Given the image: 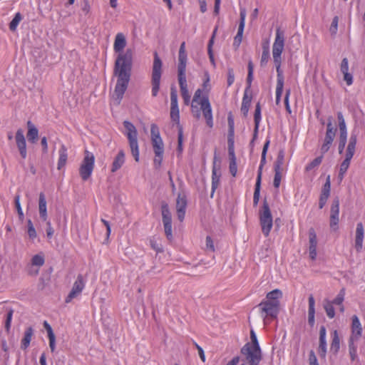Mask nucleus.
<instances>
[{"label": "nucleus", "instance_id": "79ce46f5", "mask_svg": "<svg viewBox=\"0 0 365 365\" xmlns=\"http://www.w3.org/2000/svg\"><path fill=\"white\" fill-rule=\"evenodd\" d=\"M284 161V150H280L278 153L276 161L274 163V171H281L282 170V165Z\"/></svg>", "mask_w": 365, "mask_h": 365}, {"label": "nucleus", "instance_id": "3c124183", "mask_svg": "<svg viewBox=\"0 0 365 365\" xmlns=\"http://www.w3.org/2000/svg\"><path fill=\"white\" fill-rule=\"evenodd\" d=\"M330 190H331L330 176L328 175L327 178L326 182L323 186L321 195H325V196L329 197V194H330Z\"/></svg>", "mask_w": 365, "mask_h": 365}, {"label": "nucleus", "instance_id": "e2e57ef3", "mask_svg": "<svg viewBox=\"0 0 365 365\" xmlns=\"http://www.w3.org/2000/svg\"><path fill=\"white\" fill-rule=\"evenodd\" d=\"M282 180V172L281 171H274V178L273 181V185L274 187L278 188L279 187L280 182Z\"/></svg>", "mask_w": 365, "mask_h": 365}, {"label": "nucleus", "instance_id": "5701e85b", "mask_svg": "<svg viewBox=\"0 0 365 365\" xmlns=\"http://www.w3.org/2000/svg\"><path fill=\"white\" fill-rule=\"evenodd\" d=\"M327 354L326 328L322 326L319 329V354L322 358H325Z\"/></svg>", "mask_w": 365, "mask_h": 365}, {"label": "nucleus", "instance_id": "0eeeda50", "mask_svg": "<svg viewBox=\"0 0 365 365\" xmlns=\"http://www.w3.org/2000/svg\"><path fill=\"white\" fill-rule=\"evenodd\" d=\"M95 156L90 151H84V157L79 167V175L82 180H88L93 171Z\"/></svg>", "mask_w": 365, "mask_h": 365}, {"label": "nucleus", "instance_id": "423d86ee", "mask_svg": "<svg viewBox=\"0 0 365 365\" xmlns=\"http://www.w3.org/2000/svg\"><path fill=\"white\" fill-rule=\"evenodd\" d=\"M123 125L126 130V135L128 140L131 153L136 162L139 161V148L138 143V131L135 125L130 121L125 120Z\"/></svg>", "mask_w": 365, "mask_h": 365}, {"label": "nucleus", "instance_id": "c85d7f7f", "mask_svg": "<svg viewBox=\"0 0 365 365\" xmlns=\"http://www.w3.org/2000/svg\"><path fill=\"white\" fill-rule=\"evenodd\" d=\"M125 163L124 151L120 150L118 155L115 157L112 164L111 172L115 173L119 170Z\"/></svg>", "mask_w": 365, "mask_h": 365}, {"label": "nucleus", "instance_id": "cd10ccee", "mask_svg": "<svg viewBox=\"0 0 365 365\" xmlns=\"http://www.w3.org/2000/svg\"><path fill=\"white\" fill-rule=\"evenodd\" d=\"M126 46V39L123 34L118 33L116 34L113 45L115 52H120Z\"/></svg>", "mask_w": 365, "mask_h": 365}, {"label": "nucleus", "instance_id": "9d476101", "mask_svg": "<svg viewBox=\"0 0 365 365\" xmlns=\"http://www.w3.org/2000/svg\"><path fill=\"white\" fill-rule=\"evenodd\" d=\"M241 354L249 365H259L262 359L261 349L251 347L249 343H246L242 346Z\"/></svg>", "mask_w": 365, "mask_h": 365}, {"label": "nucleus", "instance_id": "338daca9", "mask_svg": "<svg viewBox=\"0 0 365 365\" xmlns=\"http://www.w3.org/2000/svg\"><path fill=\"white\" fill-rule=\"evenodd\" d=\"M340 70L342 73L348 72L349 63H348V59L346 58H344L342 59L341 63Z\"/></svg>", "mask_w": 365, "mask_h": 365}, {"label": "nucleus", "instance_id": "dca6fc26", "mask_svg": "<svg viewBox=\"0 0 365 365\" xmlns=\"http://www.w3.org/2000/svg\"><path fill=\"white\" fill-rule=\"evenodd\" d=\"M262 212L260 215L262 228H272V217L268 203L264 201L262 207Z\"/></svg>", "mask_w": 365, "mask_h": 365}, {"label": "nucleus", "instance_id": "ddd939ff", "mask_svg": "<svg viewBox=\"0 0 365 365\" xmlns=\"http://www.w3.org/2000/svg\"><path fill=\"white\" fill-rule=\"evenodd\" d=\"M85 287V282L81 274H78L76 280L73 284V287L65 299L66 303H70L74 298L81 294Z\"/></svg>", "mask_w": 365, "mask_h": 365}, {"label": "nucleus", "instance_id": "39448f33", "mask_svg": "<svg viewBox=\"0 0 365 365\" xmlns=\"http://www.w3.org/2000/svg\"><path fill=\"white\" fill-rule=\"evenodd\" d=\"M193 103H197L200 106V109L206 119L207 125L212 128L213 125L212 108L208 99V96H202V90L198 88L193 96Z\"/></svg>", "mask_w": 365, "mask_h": 365}, {"label": "nucleus", "instance_id": "c03bdc74", "mask_svg": "<svg viewBox=\"0 0 365 365\" xmlns=\"http://www.w3.org/2000/svg\"><path fill=\"white\" fill-rule=\"evenodd\" d=\"M261 180H260V173H259L257 178L255 189V192H254V202L255 204H257V202L259 201V198Z\"/></svg>", "mask_w": 365, "mask_h": 365}, {"label": "nucleus", "instance_id": "aec40b11", "mask_svg": "<svg viewBox=\"0 0 365 365\" xmlns=\"http://www.w3.org/2000/svg\"><path fill=\"white\" fill-rule=\"evenodd\" d=\"M187 53L185 51V43L180 44L178 54V73H184L186 71Z\"/></svg>", "mask_w": 365, "mask_h": 365}, {"label": "nucleus", "instance_id": "20e7f679", "mask_svg": "<svg viewBox=\"0 0 365 365\" xmlns=\"http://www.w3.org/2000/svg\"><path fill=\"white\" fill-rule=\"evenodd\" d=\"M150 135L151 143L155 154L153 163L156 168H159L161 165L163 158L164 144L160 137V130L157 125H151Z\"/></svg>", "mask_w": 365, "mask_h": 365}, {"label": "nucleus", "instance_id": "603ef678", "mask_svg": "<svg viewBox=\"0 0 365 365\" xmlns=\"http://www.w3.org/2000/svg\"><path fill=\"white\" fill-rule=\"evenodd\" d=\"M339 17L334 16L332 19L331 24L329 28V31L332 36H335L338 29Z\"/></svg>", "mask_w": 365, "mask_h": 365}, {"label": "nucleus", "instance_id": "49530a36", "mask_svg": "<svg viewBox=\"0 0 365 365\" xmlns=\"http://www.w3.org/2000/svg\"><path fill=\"white\" fill-rule=\"evenodd\" d=\"M22 19V16L20 13H16L12 19V21L9 24V29L11 31H14L16 29V27L21 20Z\"/></svg>", "mask_w": 365, "mask_h": 365}, {"label": "nucleus", "instance_id": "7ed1b4c3", "mask_svg": "<svg viewBox=\"0 0 365 365\" xmlns=\"http://www.w3.org/2000/svg\"><path fill=\"white\" fill-rule=\"evenodd\" d=\"M351 334L349 339V353L352 361L358 358L357 355V344L356 342L359 340L362 334V327L359 317L354 315L351 317Z\"/></svg>", "mask_w": 365, "mask_h": 365}, {"label": "nucleus", "instance_id": "774afa93", "mask_svg": "<svg viewBox=\"0 0 365 365\" xmlns=\"http://www.w3.org/2000/svg\"><path fill=\"white\" fill-rule=\"evenodd\" d=\"M284 86H277L276 87V103L278 105L280 102L281 96L283 92Z\"/></svg>", "mask_w": 365, "mask_h": 365}, {"label": "nucleus", "instance_id": "9b49d317", "mask_svg": "<svg viewBox=\"0 0 365 365\" xmlns=\"http://www.w3.org/2000/svg\"><path fill=\"white\" fill-rule=\"evenodd\" d=\"M328 122L327 124V131L325 134V138L324 140V143L321 147V153L322 155L328 152L329 150L336 135V128L333 124V118L331 116L328 118Z\"/></svg>", "mask_w": 365, "mask_h": 365}, {"label": "nucleus", "instance_id": "6ab92c4d", "mask_svg": "<svg viewBox=\"0 0 365 365\" xmlns=\"http://www.w3.org/2000/svg\"><path fill=\"white\" fill-rule=\"evenodd\" d=\"M186 206L187 200L185 196L179 194L176 200V211L178 218L181 222L184 220L185 217Z\"/></svg>", "mask_w": 365, "mask_h": 365}, {"label": "nucleus", "instance_id": "58836bf2", "mask_svg": "<svg viewBox=\"0 0 365 365\" xmlns=\"http://www.w3.org/2000/svg\"><path fill=\"white\" fill-rule=\"evenodd\" d=\"M273 61H274V63L275 65L276 71L277 73V86H284L283 72L281 69L282 59L273 60Z\"/></svg>", "mask_w": 365, "mask_h": 365}, {"label": "nucleus", "instance_id": "a878e982", "mask_svg": "<svg viewBox=\"0 0 365 365\" xmlns=\"http://www.w3.org/2000/svg\"><path fill=\"white\" fill-rule=\"evenodd\" d=\"M28 128L27 138L31 143H36L38 138V130L37 128L29 120L26 123Z\"/></svg>", "mask_w": 365, "mask_h": 365}, {"label": "nucleus", "instance_id": "4468645a", "mask_svg": "<svg viewBox=\"0 0 365 365\" xmlns=\"http://www.w3.org/2000/svg\"><path fill=\"white\" fill-rule=\"evenodd\" d=\"M178 83L180 88L181 96L184 103L188 106L190 103V96L187 88L185 72L178 73Z\"/></svg>", "mask_w": 365, "mask_h": 365}, {"label": "nucleus", "instance_id": "c756f323", "mask_svg": "<svg viewBox=\"0 0 365 365\" xmlns=\"http://www.w3.org/2000/svg\"><path fill=\"white\" fill-rule=\"evenodd\" d=\"M38 212L40 217L43 220H46L47 218L46 200L45 195L43 192L39 194Z\"/></svg>", "mask_w": 365, "mask_h": 365}, {"label": "nucleus", "instance_id": "37998d69", "mask_svg": "<svg viewBox=\"0 0 365 365\" xmlns=\"http://www.w3.org/2000/svg\"><path fill=\"white\" fill-rule=\"evenodd\" d=\"M210 78L207 72L205 73V79L202 83V96H207L208 93L211 89V85L210 83Z\"/></svg>", "mask_w": 365, "mask_h": 365}, {"label": "nucleus", "instance_id": "412c9836", "mask_svg": "<svg viewBox=\"0 0 365 365\" xmlns=\"http://www.w3.org/2000/svg\"><path fill=\"white\" fill-rule=\"evenodd\" d=\"M339 200L336 197L333 200L330 210V225L335 226L339 222Z\"/></svg>", "mask_w": 365, "mask_h": 365}, {"label": "nucleus", "instance_id": "5fc2aeb1", "mask_svg": "<svg viewBox=\"0 0 365 365\" xmlns=\"http://www.w3.org/2000/svg\"><path fill=\"white\" fill-rule=\"evenodd\" d=\"M13 314H14V310L12 309H10L8 311L7 314H6V319L5 322V329L7 332H9L10 330Z\"/></svg>", "mask_w": 365, "mask_h": 365}, {"label": "nucleus", "instance_id": "6e6d98bb", "mask_svg": "<svg viewBox=\"0 0 365 365\" xmlns=\"http://www.w3.org/2000/svg\"><path fill=\"white\" fill-rule=\"evenodd\" d=\"M205 248H206L207 251H210L212 252H214L215 250V245H214V240L212 238V237L210 235L206 237Z\"/></svg>", "mask_w": 365, "mask_h": 365}, {"label": "nucleus", "instance_id": "8fccbe9b", "mask_svg": "<svg viewBox=\"0 0 365 365\" xmlns=\"http://www.w3.org/2000/svg\"><path fill=\"white\" fill-rule=\"evenodd\" d=\"M253 69H254L253 63H252V61H250L248 62V74H247V83L249 88L250 87L252 79H253Z\"/></svg>", "mask_w": 365, "mask_h": 365}, {"label": "nucleus", "instance_id": "4d7b16f0", "mask_svg": "<svg viewBox=\"0 0 365 365\" xmlns=\"http://www.w3.org/2000/svg\"><path fill=\"white\" fill-rule=\"evenodd\" d=\"M198 106H200L199 104H197V103H193V101L192 102V104H191V109H192V112L193 113V115L197 118V119H199L201 116V109L200 108L198 107Z\"/></svg>", "mask_w": 365, "mask_h": 365}, {"label": "nucleus", "instance_id": "69168bd1", "mask_svg": "<svg viewBox=\"0 0 365 365\" xmlns=\"http://www.w3.org/2000/svg\"><path fill=\"white\" fill-rule=\"evenodd\" d=\"M28 236L32 242H34L36 240L39 242V239L37 237L36 230H28Z\"/></svg>", "mask_w": 365, "mask_h": 365}, {"label": "nucleus", "instance_id": "c9c22d12", "mask_svg": "<svg viewBox=\"0 0 365 365\" xmlns=\"http://www.w3.org/2000/svg\"><path fill=\"white\" fill-rule=\"evenodd\" d=\"M364 237V230H356L354 241V247L357 252H360L363 248Z\"/></svg>", "mask_w": 365, "mask_h": 365}, {"label": "nucleus", "instance_id": "393cba45", "mask_svg": "<svg viewBox=\"0 0 365 365\" xmlns=\"http://www.w3.org/2000/svg\"><path fill=\"white\" fill-rule=\"evenodd\" d=\"M228 154L230 159V172L231 175L235 177L237 174V168L234 145H228Z\"/></svg>", "mask_w": 365, "mask_h": 365}, {"label": "nucleus", "instance_id": "a19ab883", "mask_svg": "<svg viewBox=\"0 0 365 365\" xmlns=\"http://www.w3.org/2000/svg\"><path fill=\"white\" fill-rule=\"evenodd\" d=\"M252 98L250 96H248L247 93H245L242 99V103L241 106V112L244 115V116H247L249 108L250 106Z\"/></svg>", "mask_w": 365, "mask_h": 365}, {"label": "nucleus", "instance_id": "f704fd0d", "mask_svg": "<svg viewBox=\"0 0 365 365\" xmlns=\"http://www.w3.org/2000/svg\"><path fill=\"white\" fill-rule=\"evenodd\" d=\"M228 122V136L227 144L228 145H234V119L231 113L229 114L227 118Z\"/></svg>", "mask_w": 365, "mask_h": 365}, {"label": "nucleus", "instance_id": "4be33fe9", "mask_svg": "<svg viewBox=\"0 0 365 365\" xmlns=\"http://www.w3.org/2000/svg\"><path fill=\"white\" fill-rule=\"evenodd\" d=\"M161 212L163 217V222L164 228H171L172 227V217L169 210L168 205L165 202L161 203Z\"/></svg>", "mask_w": 365, "mask_h": 365}, {"label": "nucleus", "instance_id": "de8ad7c7", "mask_svg": "<svg viewBox=\"0 0 365 365\" xmlns=\"http://www.w3.org/2000/svg\"><path fill=\"white\" fill-rule=\"evenodd\" d=\"M323 159V155L316 158L314 159L309 164H308L306 167V170L309 171L314 168L315 167L319 165L322 161Z\"/></svg>", "mask_w": 365, "mask_h": 365}, {"label": "nucleus", "instance_id": "2eb2a0df", "mask_svg": "<svg viewBox=\"0 0 365 365\" xmlns=\"http://www.w3.org/2000/svg\"><path fill=\"white\" fill-rule=\"evenodd\" d=\"M240 21L238 26V31L237 33V35L235 36L234 38V43L233 45L235 48H238L242 42V35L245 24V18H246V9L245 8L240 9Z\"/></svg>", "mask_w": 365, "mask_h": 365}, {"label": "nucleus", "instance_id": "680f3d73", "mask_svg": "<svg viewBox=\"0 0 365 365\" xmlns=\"http://www.w3.org/2000/svg\"><path fill=\"white\" fill-rule=\"evenodd\" d=\"M351 160L345 158V159L343 160V162L340 165V169L339 172L341 173H346L347 171L349 165H350Z\"/></svg>", "mask_w": 365, "mask_h": 365}, {"label": "nucleus", "instance_id": "f8f14e48", "mask_svg": "<svg viewBox=\"0 0 365 365\" xmlns=\"http://www.w3.org/2000/svg\"><path fill=\"white\" fill-rule=\"evenodd\" d=\"M284 46V31L279 28L276 30V36L272 46L273 60L282 59V53Z\"/></svg>", "mask_w": 365, "mask_h": 365}, {"label": "nucleus", "instance_id": "bf43d9fd", "mask_svg": "<svg viewBox=\"0 0 365 365\" xmlns=\"http://www.w3.org/2000/svg\"><path fill=\"white\" fill-rule=\"evenodd\" d=\"M15 206H16V208L17 210V212H18V215H19V219L21 220L24 217V214H23V211H22V209H21V204H20V197L19 195H16L15 197Z\"/></svg>", "mask_w": 365, "mask_h": 365}, {"label": "nucleus", "instance_id": "1a4fd4ad", "mask_svg": "<svg viewBox=\"0 0 365 365\" xmlns=\"http://www.w3.org/2000/svg\"><path fill=\"white\" fill-rule=\"evenodd\" d=\"M279 306L277 303H274L266 299L262 301L257 307L259 309L261 317L263 319L264 324L269 317L276 319L279 312Z\"/></svg>", "mask_w": 365, "mask_h": 365}, {"label": "nucleus", "instance_id": "ea45409f", "mask_svg": "<svg viewBox=\"0 0 365 365\" xmlns=\"http://www.w3.org/2000/svg\"><path fill=\"white\" fill-rule=\"evenodd\" d=\"M269 140H268L266 141V143H264L263 148H262V158H261L260 165L259 167L258 173H257V175L260 173V180H262V168H263L264 165L266 163V155H267V150L269 148Z\"/></svg>", "mask_w": 365, "mask_h": 365}, {"label": "nucleus", "instance_id": "f3484780", "mask_svg": "<svg viewBox=\"0 0 365 365\" xmlns=\"http://www.w3.org/2000/svg\"><path fill=\"white\" fill-rule=\"evenodd\" d=\"M16 146L19 149L21 156L25 159L27 157L26 143L24 135V130L21 128L17 130L15 136Z\"/></svg>", "mask_w": 365, "mask_h": 365}, {"label": "nucleus", "instance_id": "473e14b6", "mask_svg": "<svg viewBox=\"0 0 365 365\" xmlns=\"http://www.w3.org/2000/svg\"><path fill=\"white\" fill-rule=\"evenodd\" d=\"M282 297V292L280 289H275L269 292H268L266 295V300L277 303L280 305L279 299Z\"/></svg>", "mask_w": 365, "mask_h": 365}, {"label": "nucleus", "instance_id": "a18cd8bd", "mask_svg": "<svg viewBox=\"0 0 365 365\" xmlns=\"http://www.w3.org/2000/svg\"><path fill=\"white\" fill-rule=\"evenodd\" d=\"M45 262L44 257L43 255H35L31 259L32 265L41 267Z\"/></svg>", "mask_w": 365, "mask_h": 365}, {"label": "nucleus", "instance_id": "2f4dec72", "mask_svg": "<svg viewBox=\"0 0 365 365\" xmlns=\"http://www.w3.org/2000/svg\"><path fill=\"white\" fill-rule=\"evenodd\" d=\"M59 158L58 161V170H61L62 168H63L67 162L68 159V153H67V148L64 145H61L60 149H59Z\"/></svg>", "mask_w": 365, "mask_h": 365}, {"label": "nucleus", "instance_id": "72a5a7b5", "mask_svg": "<svg viewBox=\"0 0 365 365\" xmlns=\"http://www.w3.org/2000/svg\"><path fill=\"white\" fill-rule=\"evenodd\" d=\"M331 339L330 350L334 354H337L340 349V339L337 330L333 331L331 333Z\"/></svg>", "mask_w": 365, "mask_h": 365}, {"label": "nucleus", "instance_id": "6e6552de", "mask_svg": "<svg viewBox=\"0 0 365 365\" xmlns=\"http://www.w3.org/2000/svg\"><path fill=\"white\" fill-rule=\"evenodd\" d=\"M163 63L157 52L154 53V60L152 71V95L156 96L159 89L162 74Z\"/></svg>", "mask_w": 365, "mask_h": 365}, {"label": "nucleus", "instance_id": "0e129e2a", "mask_svg": "<svg viewBox=\"0 0 365 365\" xmlns=\"http://www.w3.org/2000/svg\"><path fill=\"white\" fill-rule=\"evenodd\" d=\"M269 58V52H267V51H262L260 61V66L262 67L266 66L267 63L268 62Z\"/></svg>", "mask_w": 365, "mask_h": 365}, {"label": "nucleus", "instance_id": "b1692460", "mask_svg": "<svg viewBox=\"0 0 365 365\" xmlns=\"http://www.w3.org/2000/svg\"><path fill=\"white\" fill-rule=\"evenodd\" d=\"M217 156L214 157L213 168L212 173V193L211 197H213L215 190L217 188L220 183V172L217 169L216 166Z\"/></svg>", "mask_w": 365, "mask_h": 365}, {"label": "nucleus", "instance_id": "09e8293b", "mask_svg": "<svg viewBox=\"0 0 365 365\" xmlns=\"http://www.w3.org/2000/svg\"><path fill=\"white\" fill-rule=\"evenodd\" d=\"M250 339L251 341L248 342L250 344V346L253 348H257V349H260L257 335L254 330L250 331Z\"/></svg>", "mask_w": 365, "mask_h": 365}, {"label": "nucleus", "instance_id": "a211bd4d", "mask_svg": "<svg viewBox=\"0 0 365 365\" xmlns=\"http://www.w3.org/2000/svg\"><path fill=\"white\" fill-rule=\"evenodd\" d=\"M317 237L315 232L312 230L309 233V256L312 260L317 259Z\"/></svg>", "mask_w": 365, "mask_h": 365}, {"label": "nucleus", "instance_id": "4c0bfd02", "mask_svg": "<svg viewBox=\"0 0 365 365\" xmlns=\"http://www.w3.org/2000/svg\"><path fill=\"white\" fill-rule=\"evenodd\" d=\"M34 334V330L32 327H28L24 333V336L21 341V349H26L29 346L32 335Z\"/></svg>", "mask_w": 365, "mask_h": 365}, {"label": "nucleus", "instance_id": "f03ea898", "mask_svg": "<svg viewBox=\"0 0 365 365\" xmlns=\"http://www.w3.org/2000/svg\"><path fill=\"white\" fill-rule=\"evenodd\" d=\"M170 118L177 124L178 128V150H182L183 132L180 123V112L178 104V93L175 87L170 88Z\"/></svg>", "mask_w": 365, "mask_h": 365}, {"label": "nucleus", "instance_id": "f257e3e1", "mask_svg": "<svg viewBox=\"0 0 365 365\" xmlns=\"http://www.w3.org/2000/svg\"><path fill=\"white\" fill-rule=\"evenodd\" d=\"M132 56V50L128 48L124 53L119 54L115 62L113 73L117 77V83L112 99L117 106L120 105L128 88L130 78Z\"/></svg>", "mask_w": 365, "mask_h": 365}, {"label": "nucleus", "instance_id": "bb28decb", "mask_svg": "<svg viewBox=\"0 0 365 365\" xmlns=\"http://www.w3.org/2000/svg\"><path fill=\"white\" fill-rule=\"evenodd\" d=\"M356 142H357L356 135L351 134L349 138V140L348 145H347L346 150L345 158L351 160V158H353V156L355 153Z\"/></svg>", "mask_w": 365, "mask_h": 365}, {"label": "nucleus", "instance_id": "864d4df0", "mask_svg": "<svg viewBox=\"0 0 365 365\" xmlns=\"http://www.w3.org/2000/svg\"><path fill=\"white\" fill-rule=\"evenodd\" d=\"M345 290L344 289H341L335 299L333 300L332 303L336 305H341L344 299Z\"/></svg>", "mask_w": 365, "mask_h": 365}, {"label": "nucleus", "instance_id": "13d9d810", "mask_svg": "<svg viewBox=\"0 0 365 365\" xmlns=\"http://www.w3.org/2000/svg\"><path fill=\"white\" fill-rule=\"evenodd\" d=\"M324 309L329 318L332 319L334 317L335 311L333 305L331 303H327L326 305H324Z\"/></svg>", "mask_w": 365, "mask_h": 365}, {"label": "nucleus", "instance_id": "e433bc0d", "mask_svg": "<svg viewBox=\"0 0 365 365\" xmlns=\"http://www.w3.org/2000/svg\"><path fill=\"white\" fill-rule=\"evenodd\" d=\"M261 120V107L259 103H257L255 107V116H254V120H255V130H254V138L253 140L256 138L257 133L259 128V122Z\"/></svg>", "mask_w": 365, "mask_h": 365}, {"label": "nucleus", "instance_id": "052dcab7", "mask_svg": "<svg viewBox=\"0 0 365 365\" xmlns=\"http://www.w3.org/2000/svg\"><path fill=\"white\" fill-rule=\"evenodd\" d=\"M150 245L151 247L158 253L162 252L163 251L161 244L158 243L154 238L150 240Z\"/></svg>", "mask_w": 365, "mask_h": 365}, {"label": "nucleus", "instance_id": "7c9ffc66", "mask_svg": "<svg viewBox=\"0 0 365 365\" xmlns=\"http://www.w3.org/2000/svg\"><path fill=\"white\" fill-rule=\"evenodd\" d=\"M309 309H308V323L311 327L314 324V314H315V300L312 294L309 295Z\"/></svg>", "mask_w": 365, "mask_h": 365}]
</instances>
